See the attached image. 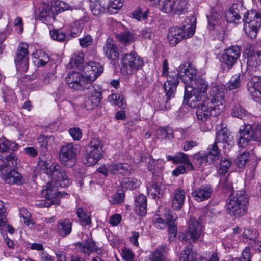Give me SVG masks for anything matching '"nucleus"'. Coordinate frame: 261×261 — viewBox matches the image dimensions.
<instances>
[{"label": "nucleus", "instance_id": "f257e3e1", "mask_svg": "<svg viewBox=\"0 0 261 261\" xmlns=\"http://www.w3.org/2000/svg\"><path fill=\"white\" fill-rule=\"evenodd\" d=\"M65 82L69 87L73 89L81 91L90 89V93L85 97L83 103L84 107L87 110H93L100 103L102 99L101 88L96 85H91L84 73L69 71L65 78Z\"/></svg>", "mask_w": 261, "mask_h": 261}, {"label": "nucleus", "instance_id": "f03ea898", "mask_svg": "<svg viewBox=\"0 0 261 261\" xmlns=\"http://www.w3.org/2000/svg\"><path fill=\"white\" fill-rule=\"evenodd\" d=\"M208 83L203 78H195L190 85H185L184 102L192 108H195L200 100L206 95Z\"/></svg>", "mask_w": 261, "mask_h": 261}, {"label": "nucleus", "instance_id": "7ed1b4c3", "mask_svg": "<svg viewBox=\"0 0 261 261\" xmlns=\"http://www.w3.org/2000/svg\"><path fill=\"white\" fill-rule=\"evenodd\" d=\"M17 158L14 153H10L6 157L0 156V171L2 179L9 184H21L22 178L21 175L11 168L17 166Z\"/></svg>", "mask_w": 261, "mask_h": 261}, {"label": "nucleus", "instance_id": "20e7f679", "mask_svg": "<svg viewBox=\"0 0 261 261\" xmlns=\"http://www.w3.org/2000/svg\"><path fill=\"white\" fill-rule=\"evenodd\" d=\"M249 201L248 196L243 191H239L234 195L231 194L226 201L228 213L234 217H241L246 213Z\"/></svg>", "mask_w": 261, "mask_h": 261}, {"label": "nucleus", "instance_id": "39448f33", "mask_svg": "<svg viewBox=\"0 0 261 261\" xmlns=\"http://www.w3.org/2000/svg\"><path fill=\"white\" fill-rule=\"evenodd\" d=\"M45 168L44 172L51 178V182L57 186L62 188L68 187L71 181L67 175L65 170L56 163H52L50 166L46 162L43 163Z\"/></svg>", "mask_w": 261, "mask_h": 261}, {"label": "nucleus", "instance_id": "423d86ee", "mask_svg": "<svg viewBox=\"0 0 261 261\" xmlns=\"http://www.w3.org/2000/svg\"><path fill=\"white\" fill-rule=\"evenodd\" d=\"M244 30L251 39H254L261 26V14L256 11H248L244 13Z\"/></svg>", "mask_w": 261, "mask_h": 261}, {"label": "nucleus", "instance_id": "0eeeda50", "mask_svg": "<svg viewBox=\"0 0 261 261\" xmlns=\"http://www.w3.org/2000/svg\"><path fill=\"white\" fill-rule=\"evenodd\" d=\"M121 63V72L124 75L132 74L141 69L144 65L143 58L133 51L124 54Z\"/></svg>", "mask_w": 261, "mask_h": 261}, {"label": "nucleus", "instance_id": "6e6552de", "mask_svg": "<svg viewBox=\"0 0 261 261\" xmlns=\"http://www.w3.org/2000/svg\"><path fill=\"white\" fill-rule=\"evenodd\" d=\"M239 137L238 142L240 147H244L250 140L261 142V125L251 126L245 124L239 131Z\"/></svg>", "mask_w": 261, "mask_h": 261}, {"label": "nucleus", "instance_id": "1a4fd4ad", "mask_svg": "<svg viewBox=\"0 0 261 261\" xmlns=\"http://www.w3.org/2000/svg\"><path fill=\"white\" fill-rule=\"evenodd\" d=\"M103 143L98 138H94L87 147L85 156L86 164L88 166L95 165L102 156Z\"/></svg>", "mask_w": 261, "mask_h": 261}, {"label": "nucleus", "instance_id": "9d476101", "mask_svg": "<svg viewBox=\"0 0 261 261\" xmlns=\"http://www.w3.org/2000/svg\"><path fill=\"white\" fill-rule=\"evenodd\" d=\"M185 29V25L182 27H173L169 29L168 39L172 46H175L184 39L190 38L195 33V28L192 25L186 29L187 32Z\"/></svg>", "mask_w": 261, "mask_h": 261}, {"label": "nucleus", "instance_id": "9b49d317", "mask_svg": "<svg viewBox=\"0 0 261 261\" xmlns=\"http://www.w3.org/2000/svg\"><path fill=\"white\" fill-rule=\"evenodd\" d=\"M196 107V115L199 121H207L211 116H216L223 110V106L221 104L215 106L207 104L203 98L200 100V102Z\"/></svg>", "mask_w": 261, "mask_h": 261}, {"label": "nucleus", "instance_id": "f8f14e48", "mask_svg": "<svg viewBox=\"0 0 261 261\" xmlns=\"http://www.w3.org/2000/svg\"><path fill=\"white\" fill-rule=\"evenodd\" d=\"M28 45L25 43H20L17 48L15 63L17 72L21 74L25 73L29 67Z\"/></svg>", "mask_w": 261, "mask_h": 261}, {"label": "nucleus", "instance_id": "ddd939ff", "mask_svg": "<svg viewBox=\"0 0 261 261\" xmlns=\"http://www.w3.org/2000/svg\"><path fill=\"white\" fill-rule=\"evenodd\" d=\"M76 152L77 149L71 143L62 146L59 152L61 162L67 167H72L75 164Z\"/></svg>", "mask_w": 261, "mask_h": 261}, {"label": "nucleus", "instance_id": "4468645a", "mask_svg": "<svg viewBox=\"0 0 261 261\" xmlns=\"http://www.w3.org/2000/svg\"><path fill=\"white\" fill-rule=\"evenodd\" d=\"M206 103L211 104L214 106H218L221 104L224 109V90L220 85H216L212 87L209 91V96L207 95L203 97Z\"/></svg>", "mask_w": 261, "mask_h": 261}, {"label": "nucleus", "instance_id": "2eb2a0df", "mask_svg": "<svg viewBox=\"0 0 261 261\" xmlns=\"http://www.w3.org/2000/svg\"><path fill=\"white\" fill-rule=\"evenodd\" d=\"M179 76L186 85H190L197 78V70L190 63L181 64L178 67Z\"/></svg>", "mask_w": 261, "mask_h": 261}, {"label": "nucleus", "instance_id": "dca6fc26", "mask_svg": "<svg viewBox=\"0 0 261 261\" xmlns=\"http://www.w3.org/2000/svg\"><path fill=\"white\" fill-rule=\"evenodd\" d=\"M241 48L238 46H233L224 50L222 55V62L228 69L231 68L241 55Z\"/></svg>", "mask_w": 261, "mask_h": 261}, {"label": "nucleus", "instance_id": "f3484780", "mask_svg": "<svg viewBox=\"0 0 261 261\" xmlns=\"http://www.w3.org/2000/svg\"><path fill=\"white\" fill-rule=\"evenodd\" d=\"M209 29L216 30L219 33H225L226 24L220 15L216 11L212 10L211 14L207 15Z\"/></svg>", "mask_w": 261, "mask_h": 261}, {"label": "nucleus", "instance_id": "a211bd4d", "mask_svg": "<svg viewBox=\"0 0 261 261\" xmlns=\"http://www.w3.org/2000/svg\"><path fill=\"white\" fill-rule=\"evenodd\" d=\"M84 70L86 78L91 85L103 72V67L98 62H90L84 67Z\"/></svg>", "mask_w": 261, "mask_h": 261}, {"label": "nucleus", "instance_id": "6ab92c4d", "mask_svg": "<svg viewBox=\"0 0 261 261\" xmlns=\"http://www.w3.org/2000/svg\"><path fill=\"white\" fill-rule=\"evenodd\" d=\"M202 233V225L195 219L191 218L188 222V229L182 240L185 241H195Z\"/></svg>", "mask_w": 261, "mask_h": 261}, {"label": "nucleus", "instance_id": "aec40b11", "mask_svg": "<svg viewBox=\"0 0 261 261\" xmlns=\"http://www.w3.org/2000/svg\"><path fill=\"white\" fill-rule=\"evenodd\" d=\"M105 55L109 60H115L119 57V48L115 43L114 40L109 38L103 47Z\"/></svg>", "mask_w": 261, "mask_h": 261}, {"label": "nucleus", "instance_id": "412c9836", "mask_svg": "<svg viewBox=\"0 0 261 261\" xmlns=\"http://www.w3.org/2000/svg\"><path fill=\"white\" fill-rule=\"evenodd\" d=\"M179 83V76L178 74L174 75H169L167 80L164 83V88L166 93L167 99L169 100L173 98L176 90V87Z\"/></svg>", "mask_w": 261, "mask_h": 261}, {"label": "nucleus", "instance_id": "4be33fe9", "mask_svg": "<svg viewBox=\"0 0 261 261\" xmlns=\"http://www.w3.org/2000/svg\"><path fill=\"white\" fill-rule=\"evenodd\" d=\"M213 192L212 187L209 185H202L195 189L192 192L193 198L197 202H201L208 199Z\"/></svg>", "mask_w": 261, "mask_h": 261}, {"label": "nucleus", "instance_id": "5701e85b", "mask_svg": "<svg viewBox=\"0 0 261 261\" xmlns=\"http://www.w3.org/2000/svg\"><path fill=\"white\" fill-rule=\"evenodd\" d=\"M247 63L250 71L254 69L255 71L257 72L261 65V51L249 50L247 54Z\"/></svg>", "mask_w": 261, "mask_h": 261}, {"label": "nucleus", "instance_id": "b1692460", "mask_svg": "<svg viewBox=\"0 0 261 261\" xmlns=\"http://www.w3.org/2000/svg\"><path fill=\"white\" fill-rule=\"evenodd\" d=\"M248 91L253 98L261 97V78L255 75L248 84Z\"/></svg>", "mask_w": 261, "mask_h": 261}, {"label": "nucleus", "instance_id": "393cba45", "mask_svg": "<svg viewBox=\"0 0 261 261\" xmlns=\"http://www.w3.org/2000/svg\"><path fill=\"white\" fill-rule=\"evenodd\" d=\"M75 249L77 251L84 252L88 255L92 252L97 251L96 245L94 241L88 238L84 242H77L75 244Z\"/></svg>", "mask_w": 261, "mask_h": 261}, {"label": "nucleus", "instance_id": "a878e982", "mask_svg": "<svg viewBox=\"0 0 261 261\" xmlns=\"http://www.w3.org/2000/svg\"><path fill=\"white\" fill-rule=\"evenodd\" d=\"M38 18L42 19L54 15L52 4L49 0H42L38 8Z\"/></svg>", "mask_w": 261, "mask_h": 261}, {"label": "nucleus", "instance_id": "bb28decb", "mask_svg": "<svg viewBox=\"0 0 261 261\" xmlns=\"http://www.w3.org/2000/svg\"><path fill=\"white\" fill-rule=\"evenodd\" d=\"M240 9L243 10L241 5L233 4L230 10L226 14L225 17L227 22L237 23L241 18V15L243 13L240 12Z\"/></svg>", "mask_w": 261, "mask_h": 261}, {"label": "nucleus", "instance_id": "cd10ccee", "mask_svg": "<svg viewBox=\"0 0 261 261\" xmlns=\"http://www.w3.org/2000/svg\"><path fill=\"white\" fill-rule=\"evenodd\" d=\"M186 193L180 189L175 190L172 198V207L174 210L181 209L185 202Z\"/></svg>", "mask_w": 261, "mask_h": 261}, {"label": "nucleus", "instance_id": "c85d7f7f", "mask_svg": "<svg viewBox=\"0 0 261 261\" xmlns=\"http://www.w3.org/2000/svg\"><path fill=\"white\" fill-rule=\"evenodd\" d=\"M58 187L51 181L48 182L41 190L42 196L46 199H55L56 196H59L61 194L60 193H57V188Z\"/></svg>", "mask_w": 261, "mask_h": 261}, {"label": "nucleus", "instance_id": "c756f323", "mask_svg": "<svg viewBox=\"0 0 261 261\" xmlns=\"http://www.w3.org/2000/svg\"><path fill=\"white\" fill-rule=\"evenodd\" d=\"M57 231L62 237L69 235L72 230V223L68 219L60 220L57 225Z\"/></svg>", "mask_w": 261, "mask_h": 261}, {"label": "nucleus", "instance_id": "7c9ffc66", "mask_svg": "<svg viewBox=\"0 0 261 261\" xmlns=\"http://www.w3.org/2000/svg\"><path fill=\"white\" fill-rule=\"evenodd\" d=\"M198 254L192 249V245H188L180 253L179 257V261H197Z\"/></svg>", "mask_w": 261, "mask_h": 261}, {"label": "nucleus", "instance_id": "2f4dec72", "mask_svg": "<svg viewBox=\"0 0 261 261\" xmlns=\"http://www.w3.org/2000/svg\"><path fill=\"white\" fill-rule=\"evenodd\" d=\"M216 142L222 143L224 147L229 146L233 142L232 136L227 130L222 129L216 133Z\"/></svg>", "mask_w": 261, "mask_h": 261}, {"label": "nucleus", "instance_id": "473e14b6", "mask_svg": "<svg viewBox=\"0 0 261 261\" xmlns=\"http://www.w3.org/2000/svg\"><path fill=\"white\" fill-rule=\"evenodd\" d=\"M109 173L112 174L126 175L129 173L128 166L126 164L112 163L108 166Z\"/></svg>", "mask_w": 261, "mask_h": 261}, {"label": "nucleus", "instance_id": "72a5a7b5", "mask_svg": "<svg viewBox=\"0 0 261 261\" xmlns=\"http://www.w3.org/2000/svg\"><path fill=\"white\" fill-rule=\"evenodd\" d=\"M164 186L160 182H152L149 187H147L148 193L152 196L153 198H160L164 194Z\"/></svg>", "mask_w": 261, "mask_h": 261}, {"label": "nucleus", "instance_id": "f704fd0d", "mask_svg": "<svg viewBox=\"0 0 261 261\" xmlns=\"http://www.w3.org/2000/svg\"><path fill=\"white\" fill-rule=\"evenodd\" d=\"M135 210L140 216H145L147 213V199L144 195L140 194L136 198Z\"/></svg>", "mask_w": 261, "mask_h": 261}, {"label": "nucleus", "instance_id": "c9c22d12", "mask_svg": "<svg viewBox=\"0 0 261 261\" xmlns=\"http://www.w3.org/2000/svg\"><path fill=\"white\" fill-rule=\"evenodd\" d=\"M208 157H210L212 160V164L215 161L218 160L221 156V150L218 148L217 142L209 145L205 152Z\"/></svg>", "mask_w": 261, "mask_h": 261}, {"label": "nucleus", "instance_id": "e433bc0d", "mask_svg": "<svg viewBox=\"0 0 261 261\" xmlns=\"http://www.w3.org/2000/svg\"><path fill=\"white\" fill-rule=\"evenodd\" d=\"M175 164H183L186 166L187 171H194L195 168L188 155L182 152H178L174 156Z\"/></svg>", "mask_w": 261, "mask_h": 261}, {"label": "nucleus", "instance_id": "4c0bfd02", "mask_svg": "<svg viewBox=\"0 0 261 261\" xmlns=\"http://www.w3.org/2000/svg\"><path fill=\"white\" fill-rule=\"evenodd\" d=\"M167 247L162 245L158 247L152 252L149 257L150 261H165Z\"/></svg>", "mask_w": 261, "mask_h": 261}, {"label": "nucleus", "instance_id": "58836bf2", "mask_svg": "<svg viewBox=\"0 0 261 261\" xmlns=\"http://www.w3.org/2000/svg\"><path fill=\"white\" fill-rule=\"evenodd\" d=\"M18 148V145L15 142H11L7 139H0V154L9 151H15Z\"/></svg>", "mask_w": 261, "mask_h": 261}, {"label": "nucleus", "instance_id": "ea45409f", "mask_svg": "<svg viewBox=\"0 0 261 261\" xmlns=\"http://www.w3.org/2000/svg\"><path fill=\"white\" fill-rule=\"evenodd\" d=\"M116 37L122 44L128 45L135 40V36L131 32L127 31L116 34Z\"/></svg>", "mask_w": 261, "mask_h": 261}, {"label": "nucleus", "instance_id": "a19ab883", "mask_svg": "<svg viewBox=\"0 0 261 261\" xmlns=\"http://www.w3.org/2000/svg\"><path fill=\"white\" fill-rule=\"evenodd\" d=\"M231 115L233 117L238 118L242 120H245L248 117L247 111L245 110L239 103L234 105L231 109Z\"/></svg>", "mask_w": 261, "mask_h": 261}, {"label": "nucleus", "instance_id": "79ce46f5", "mask_svg": "<svg viewBox=\"0 0 261 261\" xmlns=\"http://www.w3.org/2000/svg\"><path fill=\"white\" fill-rule=\"evenodd\" d=\"M92 13L95 16H100L105 11V5L102 0H97L90 5Z\"/></svg>", "mask_w": 261, "mask_h": 261}, {"label": "nucleus", "instance_id": "37998d69", "mask_svg": "<svg viewBox=\"0 0 261 261\" xmlns=\"http://www.w3.org/2000/svg\"><path fill=\"white\" fill-rule=\"evenodd\" d=\"M194 162L196 165L203 166L206 164H212V160L208 157L205 152H200L193 155Z\"/></svg>", "mask_w": 261, "mask_h": 261}, {"label": "nucleus", "instance_id": "c03bdc74", "mask_svg": "<svg viewBox=\"0 0 261 261\" xmlns=\"http://www.w3.org/2000/svg\"><path fill=\"white\" fill-rule=\"evenodd\" d=\"M35 59L34 62L38 66L45 65L49 60L48 55L43 50L37 51Z\"/></svg>", "mask_w": 261, "mask_h": 261}, {"label": "nucleus", "instance_id": "a18cd8bd", "mask_svg": "<svg viewBox=\"0 0 261 261\" xmlns=\"http://www.w3.org/2000/svg\"><path fill=\"white\" fill-rule=\"evenodd\" d=\"M156 135L159 139L171 140L173 138V131L169 127L161 128L157 130Z\"/></svg>", "mask_w": 261, "mask_h": 261}, {"label": "nucleus", "instance_id": "49530a36", "mask_svg": "<svg viewBox=\"0 0 261 261\" xmlns=\"http://www.w3.org/2000/svg\"><path fill=\"white\" fill-rule=\"evenodd\" d=\"M174 0H159L156 4L159 9L165 13L172 12Z\"/></svg>", "mask_w": 261, "mask_h": 261}, {"label": "nucleus", "instance_id": "de8ad7c7", "mask_svg": "<svg viewBox=\"0 0 261 261\" xmlns=\"http://www.w3.org/2000/svg\"><path fill=\"white\" fill-rule=\"evenodd\" d=\"M124 0H110L108 5V12L110 14H115L123 6Z\"/></svg>", "mask_w": 261, "mask_h": 261}, {"label": "nucleus", "instance_id": "09e8293b", "mask_svg": "<svg viewBox=\"0 0 261 261\" xmlns=\"http://www.w3.org/2000/svg\"><path fill=\"white\" fill-rule=\"evenodd\" d=\"M122 185L127 189L133 190L139 187L140 181L134 177L124 178L122 180Z\"/></svg>", "mask_w": 261, "mask_h": 261}, {"label": "nucleus", "instance_id": "8fccbe9b", "mask_svg": "<svg viewBox=\"0 0 261 261\" xmlns=\"http://www.w3.org/2000/svg\"><path fill=\"white\" fill-rule=\"evenodd\" d=\"M54 141V137L52 136H40L38 138V144L39 147L43 151H45L48 146L51 145Z\"/></svg>", "mask_w": 261, "mask_h": 261}, {"label": "nucleus", "instance_id": "3c124183", "mask_svg": "<svg viewBox=\"0 0 261 261\" xmlns=\"http://www.w3.org/2000/svg\"><path fill=\"white\" fill-rule=\"evenodd\" d=\"M187 2L186 0L174 1L173 9L172 12L174 13L180 14L187 9Z\"/></svg>", "mask_w": 261, "mask_h": 261}, {"label": "nucleus", "instance_id": "603ef678", "mask_svg": "<svg viewBox=\"0 0 261 261\" xmlns=\"http://www.w3.org/2000/svg\"><path fill=\"white\" fill-rule=\"evenodd\" d=\"M219 186L225 192H231L233 191L232 185L228 177L221 178Z\"/></svg>", "mask_w": 261, "mask_h": 261}, {"label": "nucleus", "instance_id": "864d4df0", "mask_svg": "<svg viewBox=\"0 0 261 261\" xmlns=\"http://www.w3.org/2000/svg\"><path fill=\"white\" fill-rule=\"evenodd\" d=\"M249 153L244 152L238 156L236 161V164L238 167L243 168L249 161Z\"/></svg>", "mask_w": 261, "mask_h": 261}, {"label": "nucleus", "instance_id": "5fc2aeb1", "mask_svg": "<svg viewBox=\"0 0 261 261\" xmlns=\"http://www.w3.org/2000/svg\"><path fill=\"white\" fill-rule=\"evenodd\" d=\"M77 215L83 224L85 225H89L91 224L90 216L82 208H77Z\"/></svg>", "mask_w": 261, "mask_h": 261}, {"label": "nucleus", "instance_id": "6e6d98bb", "mask_svg": "<svg viewBox=\"0 0 261 261\" xmlns=\"http://www.w3.org/2000/svg\"><path fill=\"white\" fill-rule=\"evenodd\" d=\"M240 77V74L233 76L227 84V88L230 90H232L240 87L241 86Z\"/></svg>", "mask_w": 261, "mask_h": 261}, {"label": "nucleus", "instance_id": "4d7b16f0", "mask_svg": "<svg viewBox=\"0 0 261 261\" xmlns=\"http://www.w3.org/2000/svg\"><path fill=\"white\" fill-rule=\"evenodd\" d=\"M231 165V161L226 158H222L220 161L219 173L220 174H225Z\"/></svg>", "mask_w": 261, "mask_h": 261}, {"label": "nucleus", "instance_id": "13d9d810", "mask_svg": "<svg viewBox=\"0 0 261 261\" xmlns=\"http://www.w3.org/2000/svg\"><path fill=\"white\" fill-rule=\"evenodd\" d=\"M251 256L250 253V249L249 247H246L243 250L240 257L233 258L231 261H251Z\"/></svg>", "mask_w": 261, "mask_h": 261}, {"label": "nucleus", "instance_id": "bf43d9fd", "mask_svg": "<svg viewBox=\"0 0 261 261\" xmlns=\"http://www.w3.org/2000/svg\"><path fill=\"white\" fill-rule=\"evenodd\" d=\"M6 209L5 207L4 203L0 201V228L6 225L7 221L6 218Z\"/></svg>", "mask_w": 261, "mask_h": 261}, {"label": "nucleus", "instance_id": "052dcab7", "mask_svg": "<svg viewBox=\"0 0 261 261\" xmlns=\"http://www.w3.org/2000/svg\"><path fill=\"white\" fill-rule=\"evenodd\" d=\"M152 221L154 225L159 229H164L166 226V222L163 218L159 215H154L153 217Z\"/></svg>", "mask_w": 261, "mask_h": 261}, {"label": "nucleus", "instance_id": "680f3d73", "mask_svg": "<svg viewBox=\"0 0 261 261\" xmlns=\"http://www.w3.org/2000/svg\"><path fill=\"white\" fill-rule=\"evenodd\" d=\"M121 256L125 261H132L135 258V255L128 248L125 247L122 250Z\"/></svg>", "mask_w": 261, "mask_h": 261}, {"label": "nucleus", "instance_id": "e2e57ef3", "mask_svg": "<svg viewBox=\"0 0 261 261\" xmlns=\"http://www.w3.org/2000/svg\"><path fill=\"white\" fill-rule=\"evenodd\" d=\"M258 236V231L255 229H246L243 232V237L250 240L257 239Z\"/></svg>", "mask_w": 261, "mask_h": 261}, {"label": "nucleus", "instance_id": "0e129e2a", "mask_svg": "<svg viewBox=\"0 0 261 261\" xmlns=\"http://www.w3.org/2000/svg\"><path fill=\"white\" fill-rule=\"evenodd\" d=\"M50 35L53 39L58 41H63L66 39V35L60 30L50 31Z\"/></svg>", "mask_w": 261, "mask_h": 261}, {"label": "nucleus", "instance_id": "69168bd1", "mask_svg": "<svg viewBox=\"0 0 261 261\" xmlns=\"http://www.w3.org/2000/svg\"><path fill=\"white\" fill-rule=\"evenodd\" d=\"M70 136L74 140H80L82 136V132L78 127L71 128L69 130Z\"/></svg>", "mask_w": 261, "mask_h": 261}, {"label": "nucleus", "instance_id": "338daca9", "mask_svg": "<svg viewBox=\"0 0 261 261\" xmlns=\"http://www.w3.org/2000/svg\"><path fill=\"white\" fill-rule=\"evenodd\" d=\"M93 42V38L90 35H87L83 38L79 39L80 44L82 47H87Z\"/></svg>", "mask_w": 261, "mask_h": 261}, {"label": "nucleus", "instance_id": "774afa93", "mask_svg": "<svg viewBox=\"0 0 261 261\" xmlns=\"http://www.w3.org/2000/svg\"><path fill=\"white\" fill-rule=\"evenodd\" d=\"M57 261H70V256L63 251L57 250L55 252Z\"/></svg>", "mask_w": 261, "mask_h": 261}]
</instances>
